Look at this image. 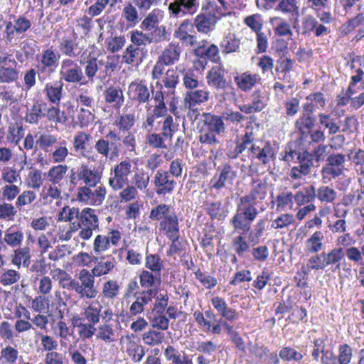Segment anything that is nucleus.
Returning <instances> with one entry per match:
<instances>
[{
	"mask_svg": "<svg viewBox=\"0 0 364 364\" xmlns=\"http://www.w3.org/2000/svg\"><path fill=\"white\" fill-rule=\"evenodd\" d=\"M120 287L116 280H108L103 284L102 294L107 300H114L119 294Z\"/></svg>",
	"mask_w": 364,
	"mask_h": 364,
	"instance_id": "42",
	"label": "nucleus"
},
{
	"mask_svg": "<svg viewBox=\"0 0 364 364\" xmlns=\"http://www.w3.org/2000/svg\"><path fill=\"white\" fill-rule=\"evenodd\" d=\"M60 111L58 108L51 105L48 106L46 103V109L45 112V118H47L50 122H54L55 123H63L66 120L64 112H61V117L60 115Z\"/></svg>",
	"mask_w": 364,
	"mask_h": 364,
	"instance_id": "55",
	"label": "nucleus"
},
{
	"mask_svg": "<svg viewBox=\"0 0 364 364\" xmlns=\"http://www.w3.org/2000/svg\"><path fill=\"white\" fill-rule=\"evenodd\" d=\"M193 28V24L188 20H185L175 31L174 36L179 39L186 46H193L197 42L195 35L188 33V31Z\"/></svg>",
	"mask_w": 364,
	"mask_h": 364,
	"instance_id": "27",
	"label": "nucleus"
},
{
	"mask_svg": "<svg viewBox=\"0 0 364 364\" xmlns=\"http://www.w3.org/2000/svg\"><path fill=\"white\" fill-rule=\"evenodd\" d=\"M167 294H159L155 297V302L151 314H164L168 304Z\"/></svg>",
	"mask_w": 364,
	"mask_h": 364,
	"instance_id": "59",
	"label": "nucleus"
},
{
	"mask_svg": "<svg viewBox=\"0 0 364 364\" xmlns=\"http://www.w3.org/2000/svg\"><path fill=\"white\" fill-rule=\"evenodd\" d=\"M210 303L216 311L218 316L223 322L232 323L239 319L240 315L236 309H232L228 306L224 298L219 296H215L211 298Z\"/></svg>",
	"mask_w": 364,
	"mask_h": 364,
	"instance_id": "8",
	"label": "nucleus"
},
{
	"mask_svg": "<svg viewBox=\"0 0 364 364\" xmlns=\"http://www.w3.org/2000/svg\"><path fill=\"white\" fill-rule=\"evenodd\" d=\"M315 198L316 190L313 186L304 187L294 195V200L299 205L311 203Z\"/></svg>",
	"mask_w": 364,
	"mask_h": 364,
	"instance_id": "39",
	"label": "nucleus"
},
{
	"mask_svg": "<svg viewBox=\"0 0 364 364\" xmlns=\"http://www.w3.org/2000/svg\"><path fill=\"white\" fill-rule=\"evenodd\" d=\"M144 343L148 346H159L165 341V333L161 331L151 328L141 336Z\"/></svg>",
	"mask_w": 364,
	"mask_h": 364,
	"instance_id": "35",
	"label": "nucleus"
},
{
	"mask_svg": "<svg viewBox=\"0 0 364 364\" xmlns=\"http://www.w3.org/2000/svg\"><path fill=\"white\" fill-rule=\"evenodd\" d=\"M105 97L107 102H114L119 107L124 102L123 92L120 88L109 87L105 92Z\"/></svg>",
	"mask_w": 364,
	"mask_h": 364,
	"instance_id": "47",
	"label": "nucleus"
},
{
	"mask_svg": "<svg viewBox=\"0 0 364 364\" xmlns=\"http://www.w3.org/2000/svg\"><path fill=\"white\" fill-rule=\"evenodd\" d=\"M159 10L154 9L149 13L141 23V26L146 31H151L159 25Z\"/></svg>",
	"mask_w": 364,
	"mask_h": 364,
	"instance_id": "63",
	"label": "nucleus"
},
{
	"mask_svg": "<svg viewBox=\"0 0 364 364\" xmlns=\"http://www.w3.org/2000/svg\"><path fill=\"white\" fill-rule=\"evenodd\" d=\"M195 277L205 289H213L218 284L215 277L203 272L200 269L195 272Z\"/></svg>",
	"mask_w": 364,
	"mask_h": 364,
	"instance_id": "56",
	"label": "nucleus"
},
{
	"mask_svg": "<svg viewBox=\"0 0 364 364\" xmlns=\"http://www.w3.org/2000/svg\"><path fill=\"white\" fill-rule=\"evenodd\" d=\"M193 24L198 32L207 34L213 29V18L205 13H200L196 16Z\"/></svg>",
	"mask_w": 364,
	"mask_h": 364,
	"instance_id": "38",
	"label": "nucleus"
},
{
	"mask_svg": "<svg viewBox=\"0 0 364 364\" xmlns=\"http://www.w3.org/2000/svg\"><path fill=\"white\" fill-rule=\"evenodd\" d=\"M68 169V167L67 165L53 166L47 174L48 181L54 185L59 183L64 178Z\"/></svg>",
	"mask_w": 364,
	"mask_h": 364,
	"instance_id": "48",
	"label": "nucleus"
},
{
	"mask_svg": "<svg viewBox=\"0 0 364 364\" xmlns=\"http://www.w3.org/2000/svg\"><path fill=\"white\" fill-rule=\"evenodd\" d=\"M59 75L60 80L62 82L84 84L82 80L85 79V76L82 70L71 58H65L62 60Z\"/></svg>",
	"mask_w": 364,
	"mask_h": 364,
	"instance_id": "5",
	"label": "nucleus"
},
{
	"mask_svg": "<svg viewBox=\"0 0 364 364\" xmlns=\"http://www.w3.org/2000/svg\"><path fill=\"white\" fill-rule=\"evenodd\" d=\"M267 196V184L262 181L252 180V188L250 192L240 198V200L249 204L250 205H254L262 200Z\"/></svg>",
	"mask_w": 364,
	"mask_h": 364,
	"instance_id": "15",
	"label": "nucleus"
},
{
	"mask_svg": "<svg viewBox=\"0 0 364 364\" xmlns=\"http://www.w3.org/2000/svg\"><path fill=\"white\" fill-rule=\"evenodd\" d=\"M123 348L127 355L134 363H139L145 355V348L141 344L140 341L134 335H127L124 339L122 338Z\"/></svg>",
	"mask_w": 364,
	"mask_h": 364,
	"instance_id": "10",
	"label": "nucleus"
},
{
	"mask_svg": "<svg viewBox=\"0 0 364 364\" xmlns=\"http://www.w3.org/2000/svg\"><path fill=\"white\" fill-rule=\"evenodd\" d=\"M141 50L139 47L129 45L122 55V59L127 64H132L140 59Z\"/></svg>",
	"mask_w": 364,
	"mask_h": 364,
	"instance_id": "60",
	"label": "nucleus"
},
{
	"mask_svg": "<svg viewBox=\"0 0 364 364\" xmlns=\"http://www.w3.org/2000/svg\"><path fill=\"white\" fill-rule=\"evenodd\" d=\"M193 317L197 324L203 328L206 332H210L213 335H219L222 333V326L220 323H215L212 325L211 321L208 320L215 319L216 315L212 310H207L204 313L197 310L193 313Z\"/></svg>",
	"mask_w": 364,
	"mask_h": 364,
	"instance_id": "11",
	"label": "nucleus"
},
{
	"mask_svg": "<svg viewBox=\"0 0 364 364\" xmlns=\"http://www.w3.org/2000/svg\"><path fill=\"white\" fill-rule=\"evenodd\" d=\"M78 180H82L90 187H94L100 181V176L97 171H94L86 165H82L78 168Z\"/></svg>",
	"mask_w": 364,
	"mask_h": 364,
	"instance_id": "34",
	"label": "nucleus"
},
{
	"mask_svg": "<svg viewBox=\"0 0 364 364\" xmlns=\"http://www.w3.org/2000/svg\"><path fill=\"white\" fill-rule=\"evenodd\" d=\"M63 83L61 80L48 82L45 85L43 92L49 102L54 105H59L63 90Z\"/></svg>",
	"mask_w": 364,
	"mask_h": 364,
	"instance_id": "26",
	"label": "nucleus"
},
{
	"mask_svg": "<svg viewBox=\"0 0 364 364\" xmlns=\"http://www.w3.org/2000/svg\"><path fill=\"white\" fill-rule=\"evenodd\" d=\"M164 87L169 90L167 96L174 93L175 87L178 82V74L174 69H169L166 71V75L163 80Z\"/></svg>",
	"mask_w": 364,
	"mask_h": 364,
	"instance_id": "50",
	"label": "nucleus"
},
{
	"mask_svg": "<svg viewBox=\"0 0 364 364\" xmlns=\"http://www.w3.org/2000/svg\"><path fill=\"white\" fill-rule=\"evenodd\" d=\"M102 309V306L98 301H92L84 308L83 318L76 314L71 318L73 326L78 328V336L82 341L90 339L95 335V326L100 323Z\"/></svg>",
	"mask_w": 364,
	"mask_h": 364,
	"instance_id": "1",
	"label": "nucleus"
},
{
	"mask_svg": "<svg viewBox=\"0 0 364 364\" xmlns=\"http://www.w3.org/2000/svg\"><path fill=\"white\" fill-rule=\"evenodd\" d=\"M323 178L331 176L336 178L341 174V154H331L327 159V164L322 168Z\"/></svg>",
	"mask_w": 364,
	"mask_h": 364,
	"instance_id": "25",
	"label": "nucleus"
},
{
	"mask_svg": "<svg viewBox=\"0 0 364 364\" xmlns=\"http://www.w3.org/2000/svg\"><path fill=\"white\" fill-rule=\"evenodd\" d=\"M104 60L96 57H88L85 61L84 70L86 77L90 81H93L97 71L102 66Z\"/></svg>",
	"mask_w": 364,
	"mask_h": 364,
	"instance_id": "36",
	"label": "nucleus"
},
{
	"mask_svg": "<svg viewBox=\"0 0 364 364\" xmlns=\"http://www.w3.org/2000/svg\"><path fill=\"white\" fill-rule=\"evenodd\" d=\"M244 23L255 33L261 31L264 26V21L259 14L247 16L244 19Z\"/></svg>",
	"mask_w": 364,
	"mask_h": 364,
	"instance_id": "53",
	"label": "nucleus"
},
{
	"mask_svg": "<svg viewBox=\"0 0 364 364\" xmlns=\"http://www.w3.org/2000/svg\"><path fill=\"white\" fill-rule=\"evenodd\" d=\"M149 320L154 329L163 332L169 327V319L164 314H151Z\"/></svg>",
	"mask_w": 364,
	"mask_h": 364,
	"instance_id": "44",
	"label": "nucleus"
},
{
	"mask_svg": "<svg viewBox=\"0 0 364 364\" xmlns=\"http://www.w3.org/2000/svg\"><path fill=\"white\" fill-rule=\"evenodd\" d=\"M336 261V256L334 252H329L326 254L323 252L321 255L311 257L306 265L307 269L311 270H319L325 268L328 264Z\"/></svg>",
	"mask_w": 364,
	"mask_h": 364,
	"instance_id": "23",
	"label": "nucleus"
},
{
	"mask_svg": "<svg viewBox=\"0 0 364 364\" xmlns=\"http://www.w3.org/2000/svg\"><path fill=\"white\" fill-rule=\"evenodd\" d=\"M208 83L218 90H225L229 83L225 78V70L219 66L213 67L207 75Z\"/></svg>",
	"mask_w": 364,
	"mask_h": 364,
	"instance_id": "24",
	"label": "nucleus"
},
{
	"mask_svg": "<svg viewBox=\"0 0 364 364\" xmlns=\"http://www.w3.org/2000/svg\"><path fill=\"white\" fill-rule=\"evenodd\" d=\"M259 214L254 205H250L240 200L237 205L236 213L230 220L235 232L240 235L247 233L251 228V223Z\"/></svg>",
	"mask_w": 364,
	"mask_h": 364,
	"instance_id": "2",
	"label": "nucleus"
},
{
	"mask_svg": "<svg viewBox=\"0 0 364 364\" xmlns=\"http://www.w3.org/2000/svg\"><path fill=\"white\" fill-rule=\"evenodd\" d=\"M46 109V102L41 100H36L33 102L32 106L28 108L25 121L31 124H38L40 120L45 118Z\"/></svg>",
	"mask_w": 364,
	"mask_h": 364,
	"instance_id": "21",
	"label": "nucleus"
},
{
	"mask_svg": "<svg viewBox=\"0 0 364 364\" xmlns=\"http://www.w3.org/2000/svg\"><path fill=\"white\" fill-rule=\"evenodd\" d=\"M316 117L309 116V114H302L295 122V127L299 131L301 139L307 136L314 127Z\"/></svg>",
	"mask_w": 364,
	"mask_h": 364,
	"instance_id": "29",
	"label": "nucleus"
},
{
	"mask_svg": "<svg viewBox=\"0 0 364 364\" xmlns=\"http://www.w3.org/2000/svg\"><path fill=\"white\" fill-rule=\"evenodd\" d=\"M128 94L132 100L139 103L147 102L150 99V92L145 81L134 80L129 85Z\"/></svg>",
	"mask_w": 364,
	"mask_h": 364,
	"instance_id": "17",
	"label": "nucleus"
},
{
	"mask_svg": "<svg viewBox=\"0 0 364 364\" xmlns=\"http://www.w3.org/2000/svg\"><path fill=\"white\" fill-rule=\"evenodd\" d=\"M310 271L305 267V265H302L301 269L298 270L294 277V281L296 283V287L299 289H305L309 288V272Z\"/></svg>",
	"mask_w": 364,
	"mask_h": 364,
	"instance_id": "52",
	"label": "nucleus"
},
{
	"mask_svg": "<svg viewBox=\"0 0 364 364\" xmlns=\"http://www.w3.org/2000/svg\"><path fill=\"white\" fill-rule=\"evenodd\" d=\"M254 134L252 132H245V134L239 138L236 141V146L234 149V155L232 158H236L238 154H242L246 149L248 148L249 145L253 144Z\"/></svg>",
	"mask_w": 364,
	"mask_h": 364,
	"instance_id": "43",
	"label": "nucleus"
},
{
	"mask_svg": "<svg viewBox=\"0 0 364 364\" xmlns=\"http://www.w3.org/2000/svg\"><path fill=\"white\" fill-rule=\"evenodd\" d=\"M312 160L313 155L311 153L307 151H300L296 161L299 163V166L293 167L291 169L292 177L298 178L301 174L307 175L310 172Z\"/></svg>",
	"mask_w": 364,
	"mask_h": 364,
	"instance_id": "22",
	"label": "nucleus"
},
{
	"mask_svg": "<svg viewBox=\"0 0 364 364\" xmlns=\"http://www.w3.org/2000/svg\"><path fill=\"white\" fill-rule=\"evenodd\" d=\"M60 51L69 58L78 56L82 50L79 47L78 37L75 31L70 36H63L58 46Z\"/></svg>",
	"mask_w": 364,
	"mask_h": 364,
	"instance_id": "13",
	"label": "nucleus"
},
{
	"mask_svg": "<svg viewBox=\"0 0 364 364\" xmlns=\"http://www.w3.org/2000/svg\"><path fill=\"white\" fill-rule=\"evenodd\" d=\"M181 52V46L171 43L164 49L159 60L166 65L174 64L179 59Z\"/></svg>",
	"mask_w": 364,
	"mask_h": 364,
	"instance_id": "30",
	"label": "nucleus"
},
{
	"mask_svg": "<svg viewBox=\"0 0 364 364\" xmlns=\"http://www.w3.org/2000/svg\"><path fill=\"white\" fill-rule=\"evenodd\" d=\"M161 226L166 231L168 237L171 240L172 244L170 250H181V247H178V222L175 214L166 216L161 222Z\"/></svg>",
	"mask_w": 364,
	"mask_h": 364,
	"instance_id": "12",
	"label": "nucleus"
},
{
	"mask_svg": "<svg viewBox=\"0 0 364 364\" xmlns=\"http://www.w3.org/2000/svg\"><path fill=\"white\" fill-rule=\"evenodd\" d=\"M227 334L229 336L230 341L234 343L235 347L242 352H245L246 346L242 337L240 333L234 330L232 326L226 322H222Z\"/></svg>",
	"mask_w": 364,
	"mask_h": 364,
	"instance_id": "40",
	"label": "nucleus"
},
{
	"mask_svg": "<svg viewBox=\"0 0 364 364\" xmlns=\"http://www.w3.org/2000/svg\"><path fill=\"white\" fill-rule=\"evenodd\" d=\"M120 239V232L118 230H112L107 236L97 235L94 242V250H98L100 247L105 250L111 247L110 244L116 245Z\"/></svg>",
	"mask_w": 364,
	"mask_h": 364,
	"instance_id": "31",
	"label": "nucleus"
},
{
	"mask_svg": "<svg viewBox=\"0 0 364 364\" xmlns=\"http://www.w3.org/2000/svg\"><path fill=\"white\" fill-rule=\"evenodd\" d=\"M59 58L60 55L51 48L43 50L41 55L37 57L36 69L40 81L43 82L51 75L58 65Z\"/></svg>",
	"mask_w": 364,
	"mask_h": 364,
	"instance_id": "4",
	"label": "nucleus"
},
{
	"mask_svg": "<svg viewBox=\"0 0 364 364\" xmlns=\"http://www.w3.org/2000/svg\"><path fill=\"white\" fill-rule=\"evenodd\" d=\"M199 8L198 0H173L168 5L170 14L173 17L193 15Z\"/></svg>",
	"mask_w": 364,
	"mask_h": 364,
	"instance_id": "9",
	"label": "nucleus"
},
{
	"mask_svg": "<svg viewBox=\"0 0 364 364\" xmlns=\"http://www.w3.org/2000/svg\"><path fill=\"white\" fill-rule=\"evenodd\" d=\"M96 338L105 343H112L115 341L114 330L111 324L106 322L97 328Z\"/></svg>",
	"mask_w": 364,
	"mask_h": 364,
	"instance_id": "41",
	"label": "nucleus"
},
{
	"mask_svg": "<svg viewBox=\"0 0 364 364\" xmlns=\"http://www.w3.org/2000/svg\"><path fill=\"white\" fill-rule=\"evenodd\" d=\"M31 309L36 313H46L49 308V299L43 295L36 296L31 301Z\"/></svg>",
	"mask_w": 364,
	"mask_h": 364,
	"instance_id": "58",
	"label": "nucleus"
},
{
	"mask_svg": "<svg viewBox=\"0 0 364 364\" xmlns=\"http://www.w3.org/2000/svg\"><path fill=\"white\" fill-rule=\"evenodd\" d=\"M209 92L203 90H191L186 94L184 98L185 107L193 109L195 106L203 103L208 100Z\"/></svg>",
	"mask_w": 364,
	"mask_h": 364,
	"instance_id": "28",
	"label": "nucleus"
},
{
	"mask_svg": "<svg viewBox=\"0 0 364 364\" xmlns=\"http://www.w3.org/2000/svg\"><path fill=\"white\" fill-rule=\"evenodd\" d=\"M154 184L157 188L156 192L158 195H166L173 191L176 182L170 178L168 172L159 170L155 175Z\"/></svg>",
	"mask_w": 364,
	"mask_h": 364,
	"instance_id": "18",
	"label": "nucleus"
},
{
	"mask_svg": "<svg viewBox=\"0 0 364 364\" xmlns=\"http://www.w3.org/2000/svg\"><path fill=\"white\" fill-rule=\"evenodd\" d=\"M248 151L250 156L257 159L263 165L267 164L271 159L274 157V151L269 141L265 142L263 147H259L255 144H252Z\"/></svg>",
	"mask_w": 364,
	"mask_h": 364,
	"instance_id": "20",
	"label": "nucleus"
},
{
	"mask_svg": "<svg viewBox=\"0 0 364 364\" xmlns=\"http://www.w3.org/2000/svg\"><path fill=\"white\" fill-rule=\"evenodd\" d=\"M120 145V143L110 141L101 137L96 141L94 148L98 154L112 160L119 156Z\"/></svg>",
	"mask_w": 364,
	"mask_h": 364,
	"instance_id": "16",
	"label": "nucleus"
},
{
	"mask_svg": "<svg viewBox=\"0 0 364 364\" xmlns=\"http://www.w3.org/2000/svg\"><path fill=\"white\" fill-rule=\"evenodd\" d=\"M93 209L86 208L80 213V220L83 227L98 228V218Z\"/></svg>",
	"mask_w": 364,
	"mask_h": 364,
	"instance_id": "45",
	"label": "nucleus"
},
{
	"mask_svg": "<svg viewBox=\"0 0 364 364\" xmlns=\"http://www.w3.org/2000/svg\"><path fill=\"white\" fill-rule=\"evenodd\" d=\"M259 80L260 78L257 75H251L247 73H244L235 77V81L238 87L243 91L250 90Z\"/></svg>",
	"mask_w": 364,
	"mask_h": 364,
	"instance_id": "37",
	"label": "nucleus"
},
{
	"mask_svg": "<svg viewBox=\"0 0 364 364\" xmlns=\"http://www.w3.org/2000/svg\"><path fill=\"white\" fill-rule=\"evenodd\" d=\"M203 117L204 124L207 126L209 132H214L218 134L225 132V124L220 117L213 115L210 113H204Z\"/></svg>",
	"mask_w": 364,
	"mask_h": 364,
	"instance_id": "33",
	"label": "nucleus"
},
{
	"mask_svg": "<svg viewBox=\"0 0 364 364\" xmlns=\"http://www.w3.org/2000/svg\"><path fill=\"white\" fill-rule=\"evenodd\" d=\"M77 278L78 280L70 281L67 288L74 290L81 299H95L98 294L95 286V276L87 269H82L80 271Z\"/></svg>",
	"mask_w": 364,
	"mask_h": 364,
	"instance_id": "3",
	"label": "nucleus"
},
{
	"mask_svg": "<svg viewBox=\"0 0 364 364\" xmlns=\"http://www.w3.org/2000/svg\"><path fill=\"white\" fill-rule=\"evenodd\" d=\"M146 267L155 274H160L163 267V262L159 255L156 254L147 255L146 257Z\"/></svg>",
	"mask_w": 364,
	"mask_h": 364,
	"instance_id": "62",
	"label": "nucleus"
},
{
	"mask_svg": "<svg viewBox=\"0 0 364 364\" xmlns=\"http://www.w3.org/2000/svg\"><path fill=\"white\" fill-rule=\"evenodd\" d=\"M149 43H159L164 41L169 40V33L167 32L164 26H157L148 33Z\"/></svg>",
	"mask_w": 364,
	"mask_h": 364,
	"instance_id": "51",
	"label": "nucleus"
},
{
	"mask_svg": "<svg viewBox=\"0 0 364 364\" xmlns=\"http://www.w3.org/2000/svg\"><path fill=\"white\" fill-rule=\"evenodd\" d=\"M132 164L129 161H122L116 165L109 178V184L114 191L122 190L128 184V176L131 173Z\"/></svg>",
	"mask_w": 364,
	"mask_h": 364,
	"instance_id": "7",
	"label": "nucleus"
},
{
	"mask_svg": "<svg viewBox=\"0 0 364 364\" xmlns=\"http://www.w3.org/2000/svg\"><path fill=\"white\" fill-rule=\"evenodd\" d=\"M279 358L284 362L296 361L301 362L304 358L303 355L294 348L287 346L281 348L279 353Z\"/></svg>",
	"mask_w": 364,
	"mask_h": 364,
	"instance_id": "49",
	"label": "nucleus"
},
{
	"mask_svg": "<svg viewBox=\"0 0 364 364\" xmlns=\"http://www.w3.org/2000/svg\"><path fill=\"white\" fill-rule=\"evenodd\" d=\"M346 61L345 69L346 72H350L352 75L348 91H351V86L360 82L363 76V71L360 68V59L359 56L355 54H350L344 58Z\"/></svg>",
	"mask_w": 364,
	"mask_h": 364,
	"instance_id": "14",
	"label": "nucleus"
},
{
	"mask_svg": "<svg viewBox=\"0 0 364 364\" xmlns=\"http://www.w3.org/2000/svg\"><path fill=\"white\" fill-rule=\"evenodd\" d=\"M14 326L8 321L0 322V338L4 341H13L16 336Z\"/></svg>",
	"mask_w": 364,
	"mask_h": 364,
	"instance_id": "57",
	"label": "nucleus"
},
{
	"mask_svg": "<svg viewBox=\"0 0 364 364\" xmlns=\"http://www.w3.org/2000/svg\"><path fill=\"white\" fill-rule=\"evenodd\" d=\"M240 41L232 35H228L223 38L220 42V48L223 53L228 54L236 52L240 48Z\"/></svg>",
	"mask_w": 364,
	"mask_h": 364,
	"instance_id": "46",
	"label": "nucleus"
},
{
	"mask_svg": "<svg viewBox=\"0 0 364 364\" xmlns=\"http://www.w3.org/2000/svg\"><path fill=\"white\" fill-rule=\"evenodd\" d=\"M195 55L198 58V63L202 67L207 64V60H210L214 63H217L220 60L219 49L215 44L206 46L204 44L198 46L194 50Z\"/></svg>",
	"mask_w": 364,
	"mask_h": 364,
	"instance_id": "19",
	"label": "nucleus"
},
{
	"mask_svg": "<svg viewBox=\"0 0 364 364\" xmlns=\"http://www.w3.org/2000/svg\"><path fill=\"white\" fill-rule=\"evenodd\" d=\"M18 78V73L14 68L1 66L0 68V82L4 83H11L15 82Z\"/></svg>",
	"mask_w": 364,
	"mask_h": 364,
	"instance_id": "61",
	"label": "nucleus"
},
{
	"mask_svg": "<svg viewBox=\"0 0 364 364\" xmlns=\"http://www.w3.org/2000/svg\"><path fill=\"white\" fill-rule=\"evenodd\" d=\"M236 176L237 173L233 167L229 164H225L218 168L217 172L210 181V187L215 190H220L231 186Z\"/></svg>",
	"mask_w": 364,
	"mask_h": 364,
	"instance_id": "6",
	"label": "nucleus"
},
{
	"mask_svg": "<svg viewBox=\"0 0 364 364\" xmlns=\"http://www.w3.org/2000/svg\"><path fill=\"white\" fill-rule=\"evenodd\" d=\"M202 10L205 12L206 15L213 18H220V16L224 15L223 12L225 11L223 7L218 6L217 2L214 0L208 1L206 4L203 6Z\"/></svg>",
	"mask_w": 364,
	"mask_h": 364,
	"instance_id": "54",
	"label": "nucleus"
},
{
	"mask_svg": "<svg viewBox=\"0 0 364 364\" xmlns=\"http://www.w3.org/2000/svg\"><path fill=\"white\" fill-rule=\"evenodd\" d=\"M21 278L20 274L14 269H8L0 274V283L4 286H9L17 282Z\"/></svg>",
	"mask_w": 364,
	"mask_h": 364,
	"instance_id": "64",
	"label": "nucleus"
},
{
	"mask_svg": "<svg viewBox=\"0 0 364 364\" xmlns=\"http://www.w3.org/2000/svg\"><path fill=\"white\" fill-rule=\"evenodd\" d=\"M139 277V283L142 288L147 289L157 288L159 289L161 282L160 274L142 270Z\"/></svg>",
	"mask_w": 364,
	"mask_h": 364,
	"instance_id": "32",
	"label": "nucleus"
}]
</instances>
